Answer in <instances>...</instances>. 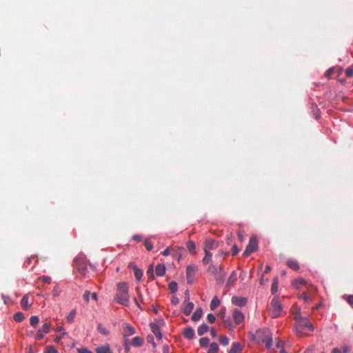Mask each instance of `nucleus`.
<instances>
[{"label":"nucleus","instance_id":"1","mask_svg":"<svg viewBox=\"0 0 353 353\" xmlns=\"http://www.w3.org/2000/svg\"><path fill=\"white\" fill-rule=\"evenodd\" d=\"M294 332L298 336L301 337L307 334V332L314 330V327L308 318L302 316L299 314L294 316Z\"/></svg>","mask_w":353,"mask_h":353},{"label":"nucleus","instance_id":"2","mask_svg":"<svg viewBox=\"0 0 353 353\" xmlns=\"http://www.w3.org/2000/svg\"><path fill=\"white\" fill-rule=\"evenodd\" d=\"M114 300L120 305L128 306L130 303V296L128 294V287L126 283H119L117 288Z\"/></svg>","mask_w":353,"mask_h":353},{"label":"nucleus","instance_id":"3","mask_svg":"<svg viewBox=\"0 0 353 353\" xmlns=\"http://www.w3.org/2000/svg\"><path fill=\"white\" fill-rule=\"evenodd\" d=\"M207 272L214 277L217 283L221 284L224 282L225 272L221 265L211 264L208 266Z\"/></svg>","mask_w":353,"mask_h":353},{"label":"nucleus","instance_id":"4","mask_svg":"<svg viewBox=\"0 0 353 353\" xmlns=\"http://www.w3.org/2000/svg\"><path fill=\"white\" fill-rule=\"evenodd\" d=\"M255 337L262 343H265L268 349L272 347V336L268 329H260L256 331Z\"/></svg>","mask_w":353,"mask_h":353},{"label":"nucleus","instance_id":"5","mask_svg":"<svg viewBox=\"0 0 353 353\" xmlns=\"http://www.w3.org/2000/svg\"><path fill=\"white\" fill-rule=\"evenodd\" d=\"M271 315L273 318H277L280 316L282 311V305L281 301L276 297L273 298L271 301Z\"/></svg>","mask_w":353,"mask_h":353},{"label":"nucleus","instance_id":"6","mask_svg":"<svg viewBox=\"0 0 353 353\" xmlns=\"http://www.w3.org/2000/svg\"><path fill=\"white\" fill-rule=\"evenodd\" d=\"M258 248V241L254 236H252L250 239L249 244L248 245L245 250L243 252L245 256H248L251 253L256 250Z\"/></svg>","mask_w":353,"mask_h":353},{"label":"nucleus","instance_id":"7","mask_svg":"<svg viewBox=\"0 0 353 353\" xmlns=\"http://www.w3.org/2000/svg\"><path fill=\"white\" fill-rule=\"evenodd\" d=\"M197 266L195 265H189L186 268V277L187 282L189 284L192 283L193 277L195 275L196 272L197 271Z\"/></svg>","mask_w":353,"mask_h":353},{"label":"nucleus","instance_id":"8","mask_svg":"<svg viewBox=\"0 0 353 353\" xmlns=\"http://www.w3.org/2000/svg\"><path fill=\"white\" fill-rule=\"evenodd\" d=\"M232 317L236 325H240L245 319L243 314L239 309H234L233 310Z\"/></svg>","mask_w":353,"mask_h":353},{"label":"nucleus","instance_id":"9","mask_svg":"<svg viewBox=\"0 0 353 353\" xmlns=\"http://www.w3.org/2000/svg\"><path fill=\"white\" fill-rule=\"evenodd\" d=\"M233 305L239 307H243L246 305L248 299L241 296H233L231 299Z\"/></svg>","mask_w":353,"mask_h":353},{"label":"nucleus","instance_id":"10","mask_svg":"<svg viewBox=\"0 0 353 353\" xmlns=\"http://www.w3.org/2000/svg\"><path fill=\"white\" fill-rule=\"evenodd\" d=\"M218 243L214 240H207L204 245V252H210L217 248Z\"/></svg>","mask_w":353,"mask_h":353},{"label":"nucleus","instance_id":"11","mask_svg":"<svg viewBox=\"0 0 353 353\" xmlns=\"http://www.w3.org/2000/svg\"><path fill=\"white\" fill-rule=\"evenodd\" d=\"M135 333L134 328L128 323L123 324V336L128 337Z\"/></svg>","mask_w":353,"mask_h":353},{"label":"nucleus","instance_id":"12","mask_svg":"<svg viewBox=\"0 0 353 353\" xmlns=\"http://www.w3.org/2000/svg\"><path fill=\"white\" fill-rule=\"evenodd\" d=\"M150 326L153 334L159 340H161L162 339V334L161 333L159 325L154 323H152L150 324Z\"/></svg>","mask_w":353,"mask_h":353},{"label":"nucleus","instance_id":"13","mask_svg":"<svg viewBox=\"0 0 353 353\" xmlns=\"http://www.w3.org/2000/svg\"><path fill=\"white\" fill-rule=\"evenodd\" d=\"M96 353H112L110 345L105 344L95 349Z\"/></svg>","mask_w":353,"mask_h":353},{"label":"nucleus","instance_id":"14","mask_svg":"<svg viewBox=\"0 0 353 353\" xmlns=\"http://www.w3.org/2000/svg\"><path fill=\"white\" fill-rule=\"evenodd\" d=\"M183 336L187 339H192L194 336V330L191 327L185 328L183 331Z\"/></svg>","mask_w":353,"mask_h":353},{"label":"nucleus","instance_id":"15","mask_svg":"<svg viewBox=\"0 0 353 353\" xmlns=\"http://www.w3.org/2000/svg\"><path fill=\"white\" fill-rule=\"evenodd\" d=\"M241 352L242 347L241 344L238 342H235L232 344L229 353H241Z\"/></svg>","mask_w":353,"mask_h":353},{"label":"nucleus","instance_id":"16","mask_svg":"<svg viewBox=\"0 0 353 353\" xmlns=\"http://www.w3.org/2000/svg\"><path fill=\"white\" fill-rule=\"evenodd\" d=\"M203 316V310L201 307H197L192 315V320L194 321H199Z\"/></svg>","mask_w":353,"mask_h":353},{"label":"nucleus","instance_id":"17","mask_svg":"<svg viewBox=\"0 0 353 353\" xmlns=\"http://www.w3.org/2000/svg\"><path fill=\"white\" fill-rule=\"evenodd\" d=\"M194 305L192 302H188L183 309V314L186 316L190 315L194 308Z\"/></svg>","mask_w":353,"mask_h":353},{"label":"nucleus","instance_id":"18","mask_svg":"<svg viewBox=\"0 0 353 353\" xmlns=\"http://www.w3.org/2000/svg\"><path fill=\"white\" fill-rule=\"evenodd\" d=\"M236 279H237L236 273L235 271H233L228 279L226 285L228 287L232 286L234 284V283L236 282Z\"/></svg>","mask_w":353,"mask_h":353},{"label":"nucleus","instance_id":"19","mask_svg":"<svg viewBox=\"0 0 353 353\" xmlns=\"http://www.w3.org/2000/svg\"><path fill=\"white\" fill-rule=\"evenodd\" d=\"M165 272V265L163 264H159L156 266L155 273L157 276H161L164 275Z\"/></svg>","mask_w":353,"mask_h":353},{"label":"nucleus","instance_id":"20","mask_svg":"<svg viewBox=\"0 0 353 353\" xmlns=\"http://www.w3.org/2000/svg\"><path fill=\"white\" fill-rule=\"evenodd\" d=\"M20 304H21V307L23 310H28L29 309L30 305L28 304V295H24L23 296V298L21 300Z\"/></svg>","mask_w":353,"mask_h":353},{"label":"nucleus","instance_id":"21","mask_svg":"<svg viewBox=\"0 0 353 353\" xmlns=\"http://www.w3.org/2000/svg\"><path fill=\"white\" fill-rule=\"evenodd\" d=\"M131 343L134 347H141L143 343V339L140 336H135L132 339Z\"/></svg>","mask_w":353,"mask_h":353},{"label":"nucleus","instance_id":"22","mask_svg":"<svg viewBox=\"0 0 353 353\" xmlns=\"http://www.w3.org/2000/svg\"><path fill=\"white\" fill-rule=\"evenodd\" d=\"M186 246L190 254H194L196 253V244L193 241H188Z\"/></svg>","mask_w":353,"mask_h":353},{"label":"nucleus","instance_id":"23","mask_svg":"<svg viewBox=\"0 0 353 353\" xmlns=\"http://www.w3.org/2000/svg\"><path fill=\"white\" fill-rule=\"evenodd\" d=\"M208 330L209 327L205 323H203L199 326L197 329V333L199 336H202Z\"/></svg>","mask_w":353,"mask_h":353},{"label":"nucleus","instance_id":"24","mask_svg":"<svg viewBox=\"0 0 353 353\" xmlns=\"http://www.w3.org/2000/svg\"><path fill=\"white\" fill-rule=\"evenodd\" d=\"M288 266L293 270H298L299 269V263L296 261L290 260L287 262Z\"/></svg>","mask_w":353,"mask_h":353},{"label":"nucleus","instance_id":"25","mask_svg":"<svg viewBox=\"0 0 353 353\" xmlns=\"http://www.w3.org/2000/svg\"><path fill=\"white\" fill-rule=\"evenodd\" d=\"M220 300L217 298V296H214L211 301L210 309L212 310H214L220 305Z\"/></svg>","mask_w":353,"mask_h":353},{"label":"nucleus","instance_id":"26","mask_svg":"<svg viewBox=\"0 0 353 353\" xmlns=\"http://www.w3.org/2000/svg\"><path fill=\"white\" fill-rule=\"evenodd\" d=\"M219 345L216 343H212L210 344L209 349L207 353H217L219 352Z\"/></svg>","mask_w":353,"mask_h":353},{"label":"nucleus","instance_id":"27","mask_svg":"<svg viewBox=\"0 0 353 353\" xmlns=\"http://www.w3.org/2000/svg\"><path fill=\"white\" fill-rule=\"evenodd\" d=\"M212 254L210 252H205V256L202 259V263L205 265L208 264L212 260Z\"/></svg>","mask_w":353,"mask_h":353},{"label":"nucleus","instance_id":"28","mask_svg":"<svg viewBox=\"0 0 353 353\" xmlns=\"http://www.w3.org/2000/svg\"><path fill=\"white\" fill-rule=\"evenodd\" d=\"M134 270V276L137 280H141V279L143 276V271L138 268L136 265L132 266Z\"/></svg>","mask_w":353,"mask_h":353},{"label":"nucleus","instance_id":"29","mask_svg":"<svg viewBox=\"0 0 353 353\" xmlns=\"http://www.w3.org/2000/svg\"><path fill=\"white\" fill-rule=\"evenodd\" d=\"M98 331L104 336H108L109 334V330L105 327L101 323H99L97 326Z\"/></svg>","mask_w":353,"mask_h":353},{"label":"nucleus","instance_id":"30","mask_svg":"<svg viewBox=\"0 0 353 353\" xmlns=\"http://www.w3.org/2000/svg\"><path fill=\"white\" fill-rule=\"evenodd\" d=\"M305 283L306 281L303 279H297L292 282V285L296 288H299L301 285H305Z\"/></svg>","mask_w":353,"mask_h":353},{"label":"nucleus","instance_id":"31","mask_svg":"<svg viewBox=\"0 0 353 353\" xmlns=\"http://www.w3.org/2000/svg\"><path fill=\"white\" fill-rule=\"evenodd\" d=\"M24 314L21 312L15 313L13 317L14 320L16 322H21L24 319Z\"/></svg>","mask_w":353,"mask_h":353},{"label":"nucleus","instance_id":"32","mask_svg":"<svg viewBox=\"0 0 353 353\" xmlns=\"http://www.w3.org/2000/svg\"><path fill=\"white\" fill-rule=\"evenodd\" d=\"M278 285H279V281H278V278L276 277L274 279L273 283L272 284L271 291H272V294H274L278 291Z\"/></svg>","mask_w":353,"mask_h":353},{"label":"nucleus","instance_id":"33","mask_svg":"<svg viewBox=\"0 0 353 353\" xmlns=\"http://www.w3.org/2000/svg\"><path fill=\"white\" fill-rule=\"evenodd\" d=\"M50 328V324L48 323H44L42 327L39 330L40 332L45 334H47L49 332Z\"/></svg>","mask_w":353,"mask_h":353},{"label":"nucleus","instance_id":"34","mask_svg":"<svg viewBox=\"0 0 353 353\" xmlns=\"http://www.w3.org/2000/svg\"><path fill=\"white\" fill-rule=\"evenodd\" d=\"M39 323V319L37 316H32L30 317V323L32 327H36V326L37 325V324Z\"/></svg>","mask_w":353,"mask_h":353},{"label":"nucleus","instance_id":"35","mask_svg":"<svg viewBox=\"0 0 353 353\" xmlns=\"http://www.w3.org/2000/svg\"><path fill=\"white\" fill-rule=\"evenodd\" d=\"M210 339L208 337L201 338L199 340V344L203 347H207L209 345Z\"/></svg>","mask_w":353,"mask_h":353},{"label":"nucleus","instance_id":"36","mask_svg":"<svg viewBox=\"0 0 353 353\" xmlns=\"http://www.w3.org/2000/svg\"><path fill=\"white\" fill-rule=\"evenodd\" d=\"M76 316V310H72L69 314L68 315L66 316V320L69 323H72L73 321H74V319Z\"/></svg>","mask_w":353,"mask_h":353},{"label":"nucleus","instance_id":"37","mask_svg":"<svg viewBox=\"0 0 353 353\" xmlns=\"http://www.w3.org/2000/svg\"><path fill=\"white\" fill-rule=\"evenodd\" d=\"M169 290H170L171 293H174L178 290V285L177 283L175 281H172L169 284Z\"/></svg>","mask_w":353,"mask_h":353},{"label":"nucleus","instance_id":"38","mask_svg":"<svg viewBox=\"0 0 353 353\" xmlns=\"http://www.w3.org/2000/svg\"><path fill=\"white\" fill-rule=\"evenodd\" d=\"M219 342L223 345H227L229 343V339L226 336H221L219 338Z\"/></svg>","mask_w":353,"mask_h":353},{"label":"nucleus","instance_id":"39","mask_svg":"<svg viewBox=\"0 0 353 353\" xmlns=\"http://www.w3.org/2000/svg\"><path fill=\"white\" fill-rule=\"evenodd\" d=\"M144 246L145 247L146 250L148 251L152 250V248H153L152 243L148 239H145L144 241Z\"/></svg>","mask_w":353,"mask_h":353},{"label":"nucleus","instance_id":"40","mask_svg":"<svg viewBox=\"0 0 353 353\" xmlns=\"http://www.w3.org/2000/svg\"><path fill=\"white\" fill-rule=\"evenodd\" d=\"M46 353H58V352L54 346L50 345L46 347Z\"/></svg>","mask_w":353,"mask_h":353},{"label":"nucleus","instance_id":"41","mask_svg":"<svg viewBox=\"0 0 353 353\" xmlns=\"http://www.w3.org/2000/svg\"><path fill=\"white\" fill-rule=\"evenodd\" d=\"M207 319L210 323H214L216 321V317L213 314H208Z\"/></svg>","mask_w":353,"mask_h":353},{"label":"nucleus","instance_id":"42","mask_svg":"<svg viewBox=\"0 0 353 353\" xmlns=\"http://www.w3.org/2000/svg\"><path fill=\"white\" fill-rule=\"evenodd\" d=\"M298 298L300 299H303L305 301H307L308 300V297L307 296V294L306 292H303L300 294H298Z\"/></svg>","mask_w":353,"mask_h":353},{"label":"nucleus","instance_id":"43","mask_svg":"<svg viewBox=\"0 0 353 353\" xmlns=\"http://www.w3.org/2000/svg\"><path fill=\"white\" fill-rule=\"evenodd\" d=\"M345 75L347 77H351L353 76V68H348L345 70Z\"/></svg>","mask_w":353,"mask_h":353},{"label":"nucleus","instance_id":"44","mask_svg":"<svg viewBox=\"0 0 353 353\" xmlns=\"http://www.w3.org/2000/svg\"><path fill=\"white\" fill-rule=\"evenodd\" d=\"M78 353H93L92 351L88 350L87 348L82 347V348H78L77 349Z\"/></svg>","mask_w":353,"mask_h":353},{"label":"nucleus","instance_id":"45","mask_svg":"<svg viewBox=\"0 0 353 353\" xmlns=\"http://www.w3.org/2000/svg\"><path fill=\"white\" fill-rule=\"evenodd\" d=\"M90 292L88 290H86L83 294V299L86 303L89 301V296H90Z\"/></svg>","mask_w":353,"mask_h":353},{"label":"nucleus","instance_id":"46","mask_svg":"<svg viewBox=\"0 0 353 353\" xmlns=\"http://www.w3.org/2000/svg\"><path fill=\"white\" fill-rule=\"evenodd\" d=\"M239 250L237 248V246L236 245H234L232 247V254L233 256H235L236 254H237L239 253Z\"/></svg>","mask_w":353,"mask_h":353},{"label":"nucleus","instance_id":"47","mask_svg":"<svg viewBox=\"0 0 353 353\" xmlns=\"http://www.w3.org/2000/svg\"><path fill=\"white\" fill-rule=\"evenodd\" d=\"M147 340H148V343H152V346H153L154 347H156V343H155V342H154V338H153V336H148V338H147Z\"/></svg>","mask_w":353,"mask_h":353},{"label":"nucleus","instance_id":"48","mask_svg":"<svg viewBox=\"0 0 353 353\" xmlns=\"http://www.w3.org/2000/svg\"><path fill=\"white\" fill-rule=\"evenodd\" d=\"M143 237L140 234H135L132 236V239L135 241L139 242L142 240Z\"/></svg>","mask_w":353,"mask_h":353},{"label":"nucleus","instance_id":"49","mask_svg":"<svg viewBox=\"0 0 353 353\" xmlns=\"http://www.w3.org/2000/svg\"><path fill=\"white\" fill-rule=\"evenodd\" d=\"M44 336V334L42 333V332H40L39 330H38L37 332V336H36V339L37 340H41Z\"/></svg>","mask_w":353,"mask_h":353},{"label":"nucleus","instance_id":"50","mask_svg":"<svg viewBox=\"0 0 353 353\" xmlns=\"http://www.w3.org/2000/svg\"><path fill=\"white\" fill-rule=\"evenodd\" d=\"M147 274H150L151 275V279H153L154 278V275H153V267L152 265H150V267L148 268V271H147Z\"/></svg>","mask_w":353,"mask_h":353},{"label":"nucleus","instance_id":"51","mask_svg":"<svg viewBox=\"0 0 353 353\" xmlns=\"http://www.w3.org/2000/svg\"><path fill=\"white\" fill-rule=\"evenodd\" d=\"M346 301L350 305H353V295L347 296L346 298Z\"/></svg>","mask_w":353,"mask_h":353},{"label":"nucleus","instance_id":"52","mask_svg":"<svg viewBox=\"0 0 353 353\" xmlns=\"http://www.w3.org/2000/svg\"><path fill=\"white\" fill-rule=\"evenodd\" d=\"M171 302L174 305H177L179 303V299L176 296H172Z\"/></svg>","mask_w":353,"mask_h":353},{"label":"nucleus","instance_id":"53","mask_svg":"<svg viewBox=\"0 0 353 353\" xmlns=\"http://www.w3.org/2000/svg\"><path fill=\"white\" fill-rule=\"evenodd\" d=\"M42 281L43 283H50V281H51V279L48 276H43L42 278H41Z\"/></svg>","mask_w":353,"mask_h":353},{"label":"nucleus","instance_id":"54","mask_svg":"<svg viewBox=\"0 0 353 353\" xmlns=\"http://www.w3.org/2000/svg\"><path fill=\"white\" fill-rule=\"evenodd\" d=\"M77 269L81 272V274H85L86 268L85 267H81L79 265H77Z\"/></svg>","mask_w":353,"mask_h":353},{"label":"nucleus","instance_id":"55","mask_svg":"<svg viewBox=\"0 0 353 353\" xmlns=\"http://www.w3.org/2000/svg\"><path fill=\"white\" fill-rule=\"evenodd\" d=\"M59 293H60V292H59V290H58V288H56V287H55V288H54L53 291H52V294H53V296H59Z\"/></svg>","mask_w":353,"mask_h":353},{"label":"nucleus","instance_id":"56","mask_svg":"<svg viewBox=\"0 0 353 353\" xmlns=\"http://www.w3.org/2000/svg\"><path fill=\"white\" fill-rule=\"evenodd\" d=\"M169 351H170L169 346L168 345H165L163 347V353H169Z\"/></svg>","mask_w":353,"mask_h":353},{"label":"nucleus","instance_id":"57","mask_svg":"<svg viewBox=\"0 0 353 353\" xmlns=\"http://www.w3.org/2000/svg\"><path fill=\"white\" fill-rule=\"evenodd\" d=\"M210 334L213 337H216L217 336L216 330L214 328H212L211 330H210Z\"/></svg>","mask_w":353,"mask_h":353},{"label":"nucleus","instance_id":"58","mask_svg":"<svg viewBox=\"0 0 353 353\" xmlns=\"http://www.w3.org/2000/svg\"><path fill=\"white\" fill-rule=\"evenodd\" d=\"M333 70H334L333 68L328 69L325 73V75L327 77H330L333 73Z\"/></svg>","mask_w":353,"mask_h":353},{"label":"nucleus","instance_id":"59","mask_svg":"<svg viewBox=\"0 0 353 353\" xmlns=\"http://www.w3.org/2000/svg\"><path fill=\"white\" fill-rule=\"evenodd\" d=\"M170 254V248H167L164 251L162 252L163 256H168Z\"/></svg>","mask_w":353,"mask_h":353},{"label":"nucleus","instance_id":"60","mask_svg":"<svg viewBox=\"0 0 353 353\" xmlns=\"http://www.w3.org/2000/svg\"><path fill=\"white\" fill-rule=\"evenodd\" d=\"M65 334V333H63L61 335L57 336V337L54 339V341H55L56 343L59 342V341H60V340H61V339L62 338L63 335H64Z\"/></svg>","mask_w":353,"mask_h":353},{"label":"nucleus","instance_id":"61","mask_svg":"<svg viewBox=\"0 0 353 353\" xmlns=\"http://www.w3.org/2000/svg\"><path fill=\"white\" fill-rule=\"evenodd\" d=\"M91 296L92 299H94V301L97 300V294L96 292L92 293Z\"/></svg>","mask_w":353,"mask_h":353},{"label":"nucleus","instance_id":"62","mask_svg":"<svg viewBox=\"0 0 353 353\" xmlns=\"http://www.w3.org/2000/svg\"><path fill=\"white\" fill-rule=\"evenodd\" d=\"M271 270V268L270 265H267L265 268L264 273L268 274Z\"/></svg>","mask_w":353,"mask_h":353},{"label":"nucleus","instance_id":"63","mask_svg":"<svg viewBox=\"0 0 353 353\" xmlns=\"http://www.w3.org/2000/svg\"><path fill=\"white\" fill-rule=\"evenodd\" d=\"M343 353H348L350 352L349 347L347 346L343 347Z\"/></svg>","mask_w":353,"mask_h":353},{"label":"nucleus","instance_id":"64","mask_svg":"<svg viewBox=\"0 0 353 353\" xmlns=\"http://www.w3.org/2000/svg\"><path fill=\"white\" fill-rule=\"evenodd\" d=\"M332 353H341V352L339 348L336 347V348L333 349Z\"/></svg>","mask_w":353,"mask_h":353}]
</instances>
